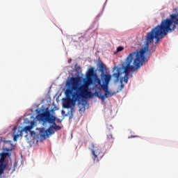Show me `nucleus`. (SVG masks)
Listing matches in <instances>:
<instances>
[{"label": "nucleus", "mask_w": 178, "mask_h": 178, "mask_svg": "<svg viewBox=\"0 0 178 178\" xmlns=\"http://www.w3.org/2000/svg\"><path fill=\"white\" fill-rule=\"evenodd\" d=\"M170 19H163L160 25H157L147 33L145 36V46L140 51H134L129 54L125 58L122 69L124 73H129L133 69H140L144 63L147 60L145 52L151 55L149 45L152 44L154 40H156L155 44H158L165 35H168L169 31L175 30L178 24V13L170 16Z\"/></svg>", "instance_id": "nucleus-1"}, {"label": "nucleus", "mask_w": 178, "mask_h": 178, "mask_svg": "<svg viewBox=\"0 0 178 178\" xmlns=\"http://www.w3.org/2000/svg\"><path fill=\"white\" fill-rule=\"evenodd\" d=\"M67 86L72 88L65 90L67 99L63 104V106L65 109L75 106L76 102L80 101L81 98L91 97V92L88 91V86L84 84L80 85L79 78L72 77L70 81L67 82Z\"/></svg>", "instance_id": "nucleus-2"}, {"label": "nucleus", "mask_w": 178, "mask_h": 178, "mask_svg": "<svg viewBox=\"0 0 178 178\" xmlns=\"http://www.w3.org/2000/svg\"><path fill=\"white\" fill-rule=\"evenodd\" d=\"M125 62H126V60H124V61H123L121 63L119 67H115V69H117V72H115L114 74H113V77H114V79H115L116 80H119L121 77L120 79L121 86L119 88V91H122V90L124 88V85L122 83L123 81L125 82V84H127V83H129V79H131L132 75H130V72H133V70H137V69H138V68L134 67L130 71H129L128 72H124V70L123 69V63H124Z\"/></svg>", "instance_id": "nucleus-3"}, {"label": "nucleus", "mask_w": 178, "mask_h": 178, "mask_svg": "<svg viewBox=\"0 0 178 178\" xmlns=\"http://www.w3.org/2000/svg\"><path fill=\"white\" fill-rule=\"evenodd\" d=\"M40 119L42 120V122H44V123H47L48 122L49 124H53L49 127L52 131H55V130H60L62 127L60 126H58L56 124V122H55V120H56V118L55 116H53L51 114V111H47L44 113L40 115Z\"/></svg>", "instance_id": "nucleus-4"}, {"label": "nucleus", "mask_w": 178, "mask_h": 178, "mask_svg": "<svg viewBox=\"0 0 178 178\" xmlns=\"http://www.w3.org/2000/svg\"><path fill=\"white\" fill-rule=\"evenodd\" d=\"M33 129V126H26L24 129H22L19 127H15L13 129L14 133L13 135V141H17V138L23 137V131H30Z\"/></svg>", "instance_id": "nucleus-5"}, {"label": "nucleus", "mask_w": 178, "mask_h": 178, "mask_svg": "<svg viewBox=\"0 0 178 178\" xmlns=\"http://www.w3.org/2000/svg\"><path fill=\"white\" fill-rule=\"evenodd\" d=\"M92 154L93 155L92 158L94 161L98 162L99 159L104 156V153H102V150H101L100 147H95V145L94 143L90 144Z\"/></svg>", "instance_id": "nucleus-6"}, {"label": "nucleus", "mask_w": 178, "mask_h": 178, "mask_svg": "<svg viewBox=\"0 0 178 178\" xmlns=\"http://www.w3.org/2000/svg\"><path fill=\"white\" fill-rule=\"evenodd\" d=\"M39 131V136L42 140H45L47 138H49V136H52V134H55V131H52V129L48 128L47 130L45 128H39L38 129Z\"/></svg>", "instance_id": "nucleus-7"}, {"label": "nucleus", "mask_w": 178, "mask_h": 178, "mask_svg": "<svg viewBox=\"0 0 178 178\" xmlns=\"http://www.w3.org/2000/svg\"><path fill=\"white\" fill-rule=\"evenodd\" d=\"M94 77H95V72H94V67H90L86 73V84L91 86L94 82Z\"/></svg>", "instance_id": "nucleus-8"}, {"label": "nucleus", "mask_w": 178, "mask_h": 178, "mask_svg": "<svg viewBox=\"0 0 178 178\" xmlns=\"http://www.w3.org/2000/svg\"><path fill=\"white\" fill-rule=\"evenodd\" d=\"M9 153L7 152H3L1 154L0 172H5V169H6V161H5V159H6V156H9Z\"/></svg>", "instance_id": "nucleus-9"}, {"label": "nucleus", "mask_w": 178, "mask_h": 178, "mask_svg": "<svg viewBox=\"0 0 178 178\" xmlns=\"http://www.w3.org/2000/svg\"><path fill=\"white\" fill-rule=\"evenodd\" d=\"M105 94L102 95V93L99 92L97 93V96L99 97V98H100V99H102V101H104L105 99V98H109L111 97H113V93H111V92H109V90H105L104 91Z\"/></svg>", "instance_id": "nucleus-10"}, {"label": "nucleus", "mask_w": 178, "mask_h": 178, "mask_svg": "<svg viewBox=\"0 0 178 178\" xmlns=\"http://www.w3.org/2000/svg\"><path fill=\"white\" fill-rule=\"evenodd\" d=\"M111 79H112V76L109 74H102L101 76V79L103 83H109L111 81Z\"/></svg>", "instance_id": "nucleus-11"}, {"label": "nucleus", "mask_w": 178, "mask_h": 178, "mask_svg": "<svg viewBox=\"0 0 178 178\" xmlns=\"http://www.w3.org/2000/svg\"><path fill=\"white\" fill-rule=\"evenodd\" d=\"M107 140L109 141L110 143H113V141L115 140V138H113V135L112 134L107 135Z\"/></svg>", "instance_id": "nucleus-12"}, {"label": "nucleus", "mask_w": 178, "mask_h": 178, "mask_svg": "<svg viewBox=\"0 0 178 178\" xmlns=\"http://www.w3.org/2000/svg\"><path fill=\"white\" fill-rule=\"evenodd\" d=\"M109 83H103L102 85H101L102 88L104 90V91H107L108 90V86Z\"/></svg>", "instance_id": "nucleus-13"}, {"label": "nucleus", "mask_w": 178, "mask_h": 178, "mask_svg": "<svg viewBox=\"0 0 178 178\" xmlns=\"http://www.w3.org/2000/svg\"><path fill=\"white\" fill-rule=\"evenodd\" d=\"M30 134L33 138H35V137H37V134L34 131H31Z\"/></svg>", "instance_id": "nucleus-14"}, {"label": "nucleus", "mask_w": 178, "mask_h": 178, "mask_svg": "<svg viewBox=\"0 0 178 178\" xmlns=\"http://www.w3.org/2000/svg\"><path fill=\"white\" fill-rule=\"evenodd\" d=\"M99 70H101V72H104V70H105V67L104 66V65L102 63H100L99 65Z\"/></svg>", "instance_id": "nucleus-15"}, {"label": "nucleus", "mask_w": 178, "mask_h": 178, "mask_svg": "<svg viewBox=\"0 0 178 178\" xmlns=\"http://www.w3.org/2000/svg\"><path fill=\"white\" fill-rule=\"evenodd\" d=\"M123 49H124V47H118L117 48V52H122V51H123Z\"/></svg>", "instance_id": "nucleus-16"}, {"label": "nucleus", "mask_w": 178, "mask_h": 178, "mask_svg": "<svg viewBox=\"0 0 178 178\" xmlns=\"http://www.w3.org/2000/svg\"><path fill=\"white\" fill-rule=\"evenodd\" d=\"M138 137V136H129V138H136Z\"/></svg>", "instance_id": "nucleus-17"}, {"label": "nucleus", "mask_w": 178, "mask_h": 178, "mask_svg": "<svg viewBox=\"0 0 178 178\" xmlns=\"http://www.w3.org/2000/svg\"><path fill=\"white\" fill-rule=\"evenodd\" d=\"M2 173H3V171H0V175H2Z\"/></svg>", "instance_id": "nucleus-18"}, {"label": "nucleus", "mask_w": 178, "mask_h": 178, "mask_svg": "<svg viewBox=\"0 0 178 178\" xmlns=\"http://www.w3.org/2000/svg\"><path fill=\"white\" fill-rule=\"evenodd\" d=\"M6 151H9V149H6Z\"/></svg>", "instance_id": "nucleus-19"}]
</instances>
